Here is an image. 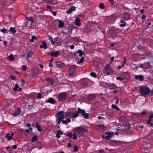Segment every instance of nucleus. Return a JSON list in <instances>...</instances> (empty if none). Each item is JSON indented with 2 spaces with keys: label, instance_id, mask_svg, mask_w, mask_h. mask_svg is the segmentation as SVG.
Wrapping results in <instances>:
<instances>
[{
  "label": "nucleus",
  "instance_id": "f257e3e1",
  "mask_svg": "<svg viewBox=\"0 0 153 153\" xmlns=\"http://www.w3.org/2000/svg\"><path fill=\"white\" fill-rule=\"evenodd\" d=\"M150 92L149 88L145 86H141L140 87V93L143 96H146L149 94Z\"/></svg>",
  "mask_w": 153,
  "mask_h": 153
},
{
  "label": "nucleus",
  "instance_id": "f03ea898",
  "mask_svg": "<svg viewBox=\"0 0 153 153\" xmlns=\"http://www.w3.org/2000/svg\"><path fill=\"white\" fill-rule=\"evenodd\" d=\"M87 131V130L83 128L82 127H78L75 128V132L79 137L82 136L84 133Z\"/></svg>",
  "mask_w": 153,
  "mask_h": 153
},
{
  "label": "nucleus",
  "instance_id": "7ed1b4c3",
  "mask_svg": "<svg viewBox=\"0 0 153 153\" xmlns=\"http://www.w3.org/2000/svg\"><path fill=\"white\" fill-rule=\"evenodd\" d=\"M64 112L63 111H59L57 114V119L56 121L57 122L58 124H59L61 122H62L63 120L64 117Z\"/></svg>",
  "mask_w": 153,
  "mask_h": 153
},
{
  "label": "nucleus",
  "instance_id": "20e7f679",
  "mask_svg": "<svg viewBox=\"0 0 153 153\" xmlns=\"http://www.w3.org/2000/svg\"><path fill=\"white\" fill-rule=\"evenodd\" d=\"M77 109L78 111H77V112L78 114H81L82 116L84 118L86 119H87L89 118V114L86 113L85 112V110L79 108H78Z\"/></svg>",
  "mask_w": 153,
  "mask_h": 153
},
{
  "label": "nucleus",
  "instance_id": "39448f33",
  "mask_svg": "<svg viewBox=\"0 0 153 153\" xmlns=\"http://www.w3.org/2000/svg\"><path fill=\"white\" fill-rule=\"evenodd\" d=\"M121 127L122 128L121 129L119 128H117L116 129V130L120 132L121 131H124L125 132H127L128 131V130L130 128L131 126L128 123H126L122 125Z\"/></svg>",
  "mask_w": 153,
  "mask_h": 153
},
{
  "label": "nucleus",
  "instance_id": "423d86ee",
  "mask_svg": "<svg viewBox=\"0 0 153 153\" xmlns=\"http://www.w3.org/2000/svg\"><path fill=\"white\" fill-rule=\"evenodd\" d=\"M105 134L107 135V136H105L102 134V137L103 138L106 139L107 140H110L112 137H114V134L113 132H105Z\"/></svg>",
  "mask_w": 153,
  "mask_h": 153
},
{
  "label": "nucleus",
  "instance_id": "0eeeda50",
  "mask_svg": "<svg viewBox=\"0 0 153 153\" xmlns=\"http://www.w3.org/2000/svg\"><path fill=\"white\" fill-rule=\"evenodd\" d=\"M104 71L107 75H109L113 73V71L110 66L109 64H107L105 67Z\"/></svg>",
  "mask_w": 153,
  "mask_h": 153
},
{
  "label": "nucleus",
  "instance_id": "6e6552de",
  "mask_svg": "<svg viewBox=\"0 0 153 153\" xmlns=\"http://www.w3.org/2000/svg\"><path fill=\"white\" fill-rule=\"evenodd\" d=\"M76 72V66L73 65L71 66L69 69V73L70 76H73Z\"/></svg>",
  "mask_w": 153,
  "mask_h": 153
},
{
  "label": "nucleus",
  "instance_id": "1a4fd4ad",
  "mask_svg": "<svg viewBox=\"0 0 153 153\" xmlns=\"http://www.w3.org/2000/svg\"><path fill=\"white\" fill-rule=\"evenodd\" d=\"M67 97V95L65 93H61L58 96V100L60 102L65 101Z\"/></svg>",
  "mask_w": 153,
  "mask_h": 153
},
{
  "label": "nucleus",
  "instance_id": "9d476101",
  "mask_svg": "<svg viewBox=\"0 0 153 153\" xmlns=\"http://www.w3.org/2000/svg\"><path fill=\"white\" fill-rule=\"evenodd\" d=\"M32 76H35L36 75L39 73V69L36 67L33 68L31 70Z\"/></svg>",
  "mask_w": 153,
  "mask_h": 153
},
{
  "label": "nucleus",
  "instance_id": "9b49d317",
  "mask_svg": "<svg viewBox=\"0 0 153 153\" xmlns=\"http://www.w3.org/2000/svg\"><path fill=\"white\" fill-rule=\"evenodd\" d=\"M121 141H120L110 140V142L109 144L113 146H116L119 145Z\"/></svg>",
  "mask_w": 153,
  "mask_h": 153
},
{
  "label": "nucleus",
  "instance_id": "f8f14e48",
  "mask_svg": "<svg viewBox=\"0 0 153 153\" xmlns=\"http://www.w3.org/2000/svg\"><path fill=\"white\" fill-rule=\"evenodd\" d=\"M27 19L28 20V22H27V26L29 27H31L33 22L32 18L30 17H27Z\"/></svg>",
  "mask_w": 153,
  "mask_h": 153
},
{
  "label": "nucleus",
  "instance_id": "ddd939ff",
  "mask_svg": "<svg viewBox=\"0 0 153 153\" xmlns=\"http://www.w3.org/2000/svg\"><path fill=\"white\" fill-rule=\"evenodd\" d=\"M106 127L103 124H100L96 127L97 129L99 131L101 132L102 131L105 130Z\"/></svg>",
  "mask_w": 153,
  "mask_h": 153
},
{
  "label": "nucleus",
  "instance_id": "4468645a",
  "mask_svg": "<svg viewBox=\"0 0 153 153\" xmlns=\"http://www.w3.org/2000/svg\"><path fill=\"white\" fill-rule=\"evenodd\" d=\"M46 80L48 82V84L51 85H54V80L49 77H47L46 78Z\"/></svg>",
  "mask_w": 153,
  "mask_h": 153
},
{
  "label": "nucleus",
  "instance_id": "2eb2a0df",
  "mask_svg": "<svg viewBox=\"0 0 153 153\" xmlns=\"http://www.w3.org/2000/svg\"><path fill=\"white\" fill-rule=\"evenodd\" d=\"M56 66L59 68H63L65 66V65L63 62L57 61L56 62Z\"/></svg>",
  "mask_w": 153,
  "mask_h": 153
},
{
  "label": "nucleus",
  "instance_id": "dca6fc26",
  "mask_svg": "<svg viewBox=\"0 0 153 153\" xmlns=\"http://www.w3.org/2000/svg\"><path fill=\"white\" fill-rule=\"evenodd\" d=\"M123 18L126 20H128L131 18V15L127 12H125L123 13Z\"/></svg>",
  "mask_w": 153,
  "mask_h": 153
},
{
  "label": "nucleus",
  "instance_id": "f3484780",
  "mask_svg": "<svg viewBox=\"0 0 153 153\" xmlns=\"http://www.w3.org/2000/svg\"><path fill=\"white\" fill-rule=\"evenodd\" d=\"M107 85L108 88L110 89H114L117 88V86L115 84L109 83Z\"/></svg>",
  "mask_w": 153,
  "mask_h": 153
},
{
  "label": "nucleus",
  "instance_id": "a211bd4d",
  "mask_svg": "<svg viewBox=\"0 0 153 153\" xmlns=\"http://www.w3.org/2000/svg\"><path fill=\"white\" fill-rule=\"evenodd\" d=\"M80 19L78 17H76L74 22L75 25L78 27L80 26L81 25V23L80 22Z\"/></svg>",
  "mask_w": 153,
  "mask_h": 153
},
{
  "label": "nucleus",
  "instance_id": "6ab92c4d",
  "mask_svg": "<svg viewBox=\"0 0 153 153\" xmlns=\"http://www.w3.org/2000/svg\"><path fill=\"white\" fill-rule=\"evenodd\" d=\"M75 10L76 7L75 6H71L67 11L66 13L67 14H71L72 13V11H74Z\"/></svg>",
  "mask_w": 153,
  "mask_h": 153
},
{
  "label": "nucleus",
  "instance_id": "aec40b11",
  "mask_svg": "<svg viewBox=\"0 0 153 153\" xmlns=\"http://www.w3.org/2000/svg\"><path fill=\"white\" fill-rule=\"evenodd\" d=\"M123 80H126L127 81L130 78V76L129 75L128 73H125L122 76Z\"/></svg>",
  "mask_w": 153,
  "mask_h": 153
},
{
  "label": "nucleus",
  "instance_id": "412c9836",
  "mask_svg": "<svg viewBox=\"0 0 153 153\" xmlns=\"http://www.w3.org/2000/svg\"><path fill=\"white\" fill-rule=\"evenodd\" d=\"M42 45H40V47L41 48H43L45 49H46L48 48V46L47 45V43L45 42H42Z\"/></svg>",
  "mask_w": 153,
  "mask_h": 153
},
{
  "label": "nucleus",
  "instance_id": "4be33fe9",
  "mask_svg": "<svg viewBox=\"0 0 153 153\" xmlns=\"http://www.w3.org/2000/svg\"><path fill=\"white\" fill-rule=\"evenodd\" d=\"M118 119L120 122H125L127 120L126 117L124 116L120 117L118 118Z\"/></svg>",
  "mask_w": 153,
  "mask_h": 153
},
{
  "label": "nucleus",
  "instance_id": "5701e85b",
  "mask_svg": "<svg viewBox=\"0 0 153 153\" xmlns=\"http://www.w3.org/2000/svg\"><path fill=\"white\" fill-rule=\"evenodd\" d=\"M95 96L93 94H90L87 98V100L88 101H90L94 100L95 98Z\"/></svg>",
  "mask_w": 153,
  "mask_h": 153
},
{
  "label": "nucleus",
  "instance_id": "b1692460",
  "mask_svg": "<svg viewBox=\"0 0 153 153\" xmlns=\"http://www.w3.org/2000/svg\"><path fill=\"white\" fill-rule=\"evenodd\" d=\"M21 111V110L20 108H18L16 111L14 113L12 114V115L14 117L17 116L20 114Z\"/></svg>",
  "mask_w": 153,
  "mask_h": 153
},
{
  "label": "nucleus",
  "instance_id": "393cba45",
  "mask_svg": "<svg viewBox=\"0 0 153 153\" xmlns=\"http://www.w3.org/2000/svg\"><path fill=\"white\" fill-rule=\"evenodd\" d=\"M59 54V53L58 51H54L51 53V55L52 56L55 57H57Z\"/></svg>",
  "mask_w": 153,
  "mask_h": 153
},
{
  "label": "nucleus",
  "instance_id": "a878e982",
  "mask_svg": "<svg viewBox=\"0 0 153 153\" xmlns=\"http://www.w3.org/2000/svg\"><path fill=\"white\" fill-rule=\"evenodd\" d=\"M144 78V76L141 75H135L134 77L135 79H139L140 81L143 80Z\"/></svg>",
  "mask_w": 153,
  "mask_h": 153
},
{
  "label": "nucleus",
  "instance_id": "bb28decb",
  "mask_svg": "<svg viewBox=\"0 0 153 153\" xmlns=\"http://www.w3.org/2000/svg\"><path fill=\"white\" fill-rule=\"evenodd\" d=\"M46 102L53 104L55 103V101L53 98L51 97L49 98L48 100H46Z\"/></svg>",
  "mask_w": 153,
  "mask_h": 153
},
{
  "label": "nucleus",
  "instance_id": "cd10ccee",
  "mask_svg": "<svg viewBox=\"0 0 153 153\" xmlns=\"http://www.w3.org/2000/svg\"><path fill=\"white\" fill-rule=\"evenodd\" d=\"M55 42L58 45H60L62 43L61 39L60 38L56 37L54 39Z\"/></svg>",
  "mask_w": 153,
  "mask_h": 153
},
{
  "label": "nucleus",
  "instance_id": "c85d7f7f",
  "mask_svg": "<svg viewBox=\"0 0 153 153\" xmlns=\"http://www.w3.org/2000/svg\"><path fill=\"white\" fill-rule=\"evenodd\" d=\"M57 134H56V137L57 138H59L60 137V135L63 134V132L60 130L57 131Z\"/></svg>",
  "mask_w": 153,
  "mask_h": 153
},
{
  "label": "nucleus",
  "instance_id": "c756f323",
  "mask_svg": "<svg viewBox=\"0 0 153 153\" xmlns=\"http://www.w3.org/2000/svg\"><path fill=\"white\" fill-rule=\"evenodd\" d=\"M71 122V119L69 118H67L65 120H63L62 121V123L63 124H65V125H67L68 123H70Z\"/></svg>",
  "mask_w": 153,
  "mask_h": 153
},
{
  "label": "nucleus",
  "instance_id": "7c9ffc66",
  "mask_svg": "<svg viewBox=\"0 0 153 153\" xmlns=\"http://www.w3.org/2000/svg\"><path fill=\"white\" fill-rule=\"evenodd\" d=\"M59 25L58 26L59 28H62L64 26V23L62 21L59 20Z\"/></svg>",
  "mask_w": 153,
  "mask_h": 153
},
{
  "label": "nucleus",
  "instance_id": "2f4dec72",
  "mask_svg": "<svg viewBox=\"0 0 153 153\" xmlns=\"http://www.w3.org/2000/svg\"><path fill=\"white\" fill-rule=\"evenodd\" d=\"M38 123H36L35 127L37 128L38 131L40 132L42 131V129L41 128L40 126L39 125H38Z\"/></svg>",
  "mask_w": 153,
  "mask_h": 153
},
{
  "label": "nucleus",
  "instance_id": "473e14b6",
  "mask_svg": "<svg viewBox=\"0 0 153 153\" xmlns=\"http://www.w3.org/2000/svg\"><path fill=\"white\" fill-rule=\"evenodd\" d=\"M73 114V113L71 112H66V116L67 117H72Z\"/></svg>",
  "mask_w": 153,
  "mask_h": 153
},
{
  "label": "nucleus",
  "instance_id": "72a5a7b5",
  "mask_svg": "<svg viewBox=\"0 0 153 153\" xmlns=\"http://www.w3.org/2000/svg\"><path fill=\"white\" fill-rule=\"evenodd\" d=\"M15 27H11L10 28V30L12 32V33L13 34H14L16 32V30H15Z\"/></svg>",
  "mask_w": 153,
  "mask_h": 153
},
{
  "label": "nucleus",
  "instance_id": "f704fd0d",
  "mask_svg": "<svg viewBox=\"0 0 153 153\" xmlns=\"http://www.w3.org/2000/svg\"><path fill=\"white\" fill-rule=\"evenodd\" d=\"M10 134L9 133L7 134L6 136L5 137L7 138L8 140H11L13 138L11 136H10Z\"/></svg>",
  "mask_w": 153,
  "mask_h": 153
},
{
  "label": "nucleus",
  "instance_id": "c9c22d12",
  "mask_svg": "<svg viewBox=\"0 0 153 153\" xmlns=\"http://www.w3.org/2000/svg\"><path fill=\"white\" fill-rule=\"evenodd\" d=\"M77 53H79V56H81L83 55L84 54V53H83V51L81 50H78Z\"/></svg>",
  "mask_w": 153,
  "mask_h": 153
},
{
  "label": "nucleus",
  "instance_id": "e433bc0d",
  "mask_svg": "<svg viewBox=\"0 0 153 153\" xmlns=\"http://www.w3.org/2000/svg\"><path fill=\"white\" fill-rule=\"evenodd\" d=\"M37 39V38L34 36H31V39L30 40V41L31 42H33L34 41V40H36Z\"/></svg>",
  "mask_w": 153,
  "mask_h": 153
},
{
  "label": "nucleus",
  "instance_id": "4c0bfd02",
  "mask_svg": "<svg viewBox=\"0 0 153 153\" xmlns=\"http://www.w3.org/2000/svg\"><path fill=\"white\" fill-rule=\"evenodd\" d=\"M111 107L113 108L114 109L116 110H118L120 109L119 108H118L117 106L115 105L112 104L111 105Z\"/></svg>",
  "mask_w": 153,
  "mask_h": 153
},
{
  "label": "nucleus",
  "instance_id": "58836bf2",
  "mask_svg": "<svg viewBox=\"0 0 153 153\" xmlns=\"http://www.w3.org/2000/svg\"><path fill=\"white\" fill-rule=\"evenodd\" d=\"M99 7L100 8L103 9L105 8V6L103 3H101L100 4Z\"/></svg>",
  "mask_w": 153,
  "mask_h": 153
},
{
  "label": "nucleus",
  "instance_id": "ea45409f",
  "mask_svg": "<svg viewBox=\"0 0 153 153\" xmlns=\"http://www.w3.org/2000/svg\"><path fill=\"white\" fill-rule=\"evenodd\" d=\"M37 137L36 135L32 137V139L31 140V141L32 142H33L34 141H36L37 139Z\"/></svg>",
  "mask_w": 153,
  "mask_h": 153
},
{
  "label": "nucleus",
  "instance_id": "a19ab883",
  "mask_svg": "<svg viewBox=\"0 0 153 153\" xmlns=\"http://www.w3.org/2000/svg\"><path fill=\"white\" fill-rule=\"evenodd\" d=\"M88 82H84L82 83L81 85L83 86H86L88 85Z\"/></svg>",
  "mask_w": 153,
  "mask_h": 153
},
{
  "label": "nucleus",
  "instance_id": "79ce46f5",
  "mask_svg": "<svg viewBox=\"0 0 153 153\" xmlns=\"http://www.w3.org/2000/svg\"><path fill=\"white\" fill-rule=\"evenodd\" d=\"M0 31L2 32L4 34H5L6 33H7V30L5 29V28H3L2 29H1L0 30Z\"/></svg>",
  "mask_w": 153,
  "mask_h": 153
},
{
  "label": "nucleus",
  "instance_id": "37998d69",
  "mask_svg": "<svg viewBox=\"0 0 153 153\" xmlns=\"http://www.w3.org/2000/svg\"><path fill=\"white\" fill-rule=\"evenodd\" d=\"M73 114L72 115V117L74 118H75L79 116V114L77 112L76 113H73Z\"/></svg>",
  "mask_w": 153,
  "mask_h": 153
},
{
  "label": "nucleus",
  "instance_id": "c03bdc74",
  "mask_svg": "<svg viewBox=\"0 0 153 153\" xmlns=\"http://www.w3.org/2000/svg\"><path fill=\"white\" fill-rule=\"evenodd\" d=\"M7 58H9L11 60H13L14 59V56L12 54L10 55Z\"/></svg>",
  "mask_w": 153,
  "mask_h": 153
},
{
  "label": "nucleus",
  "instance_id": "a18cd8bd",
  "mask_svg": "<svg viewBox=\"0 0 153 153\" xmlns=\"http://www.w3.org/2000/svg\"><path fill=\"white\" fill-rule=\"evenodd\" d=\"M19 88V86L17 84H16L14 88L13 91H17V88Z\"/></svg>",
  "mask_w": 153,
  "mask_h": 153
},
{
  "label": "nucleus",
  "instance_id": "49530a36",
  "mask_svg": "<svg viewBox=\"0 0 153 153\" xmlns=\"http://www.w3.org/2000/svg\"><path fill=\"white\" fill-rule=\"evenodd\" d=\"M90 75L92 77H94V78L97 77V75L96 73L94 72H92L90 74Z\"/></svg>",
  "mask_w": 153,
  "mask_h": 153
},
{
  "label": "nucleus",
  "instance_id": "de8ad7c7",
  "mask_svg": "<svg viewBox=\"0 0 153 153\" xmlns=\"http://www.w3.org/2000/svg\"><path fill=\"white\" fill-rule=\"evenodd\" d=\"M32 52H29L27 54V58H29L31 57L32 56Z\"/></svg>",
  "mask_w": 153,
  "mask_h": 153
},
{
  "label": "nucleus",
  "instance_id": "09e8293b",
  "mask_svg": "<svg viewBox=\"0 0 153 153\" xmlns=\"http://www.w3.org/2000/svg\"><path fill=\"white\" fill-rule=\"evenodd\" d=\"M67 136L68 137H69L70 138H72V133H71L67 132Z\"/></svg>",
  "mask_w": 153,
  "mask_h": 153
},
{
  "label": "nucleus",
  "instance_id": "8fccbe9b",
  "mask_svg": "<svg viewBox=\"0 0 153 153\" xmlns=\"http://www.w3.org/2000/svg\"><path fill=\"white\" fill-rule=\"evenodd\" d=\"M84 58L83 57H82L81 59H80V60L79 61L77 62V63L79 64L83 62V61H84Z\"/></svg>",
  "mask_w": 153,
  "mask_h": 153
},
{
  "label": "nucleus",
  "instance_id": "3c124183",
  "mask_svg": "<svg viewBox=\"0 0 153 153\" xmlns=\"http://www.w3.org/2000/svg\"><path fill=\"white\" fill-rule=\"evenodd\" d=\"M74 148V152H76L78 150V149L77 146H75L73 147Z\"/></svg>",
  "mask_w": 153,
  "mask_h": 153
},
{
  "label": "nucleus",
  "instance_id": "603ef678",
  "mask_svg": "<svg viewBox=\"0 0 153 153\" xmlns=\"http://www.w3.org/2000/svg\"><path fill=\"white\" fill-rule=\"evenodd\" d=\"M73 136V139L74 140H76L77 139V135L76 133H74L72 135Z\"/></svg>",
  "mask_w": 153,
  "mask_h": 153
},
{
  "label": "nucleus",
  "instance_id": "864d4df0",
  "mask_svg": "<svg viewBox=\"0 0 153 153\" xmlns=\"http://www.w3.org/2000/svg\"><path fill=\"white\" fill-rule=\"evenodd\" d=\"M9 0H3V2H2V4L4 5H5L7 3L8 1Z\"/></svg>",
  "mask_w": 153,
  "mask_h": 153
},
{
  "label": "nucleus",
  "instance_id": "5fc2aeb1",
  "mask_svg": "<svg viewBox=\"0 0 153 153\" xmlns=\"http://www.w3.org/2000/svg\"><path fill=\"white\" fill-rule=\"evenodd\" d=\"M48 3L50 4H54V1L53 0H48Z\"/></svg>",
  "mask_w": 153,
  "mask_h": 153
},
{
  "label": "nucleus",
  "instance_id": "6e6d98bb",
  "mask_svg": "<svg viewBox=\"0 0 153 153\" xmlns=\"http://www.w3.org/2000/svg\"><path fill=\"white\" fill-rule=\"evenodd\" d=\"M27 68V67L25 65H23L22 66V70L23 71H25Z\"/></svg>",
  "mask_w": 153,
  "mask_h": 153
},
{
  "label": "nucleus",
  "instance_id": "4d7b16f0",
  "mask_svg": "<svg viewBox=\"0 0 153 153\" xmlns=\"http://www.w3.org/2000/svg\"><path fill=\"white\" fill-rule=\"evenodd\" d=\"M116 79L118 80H120V81H122L123 80V77H120L119 76H117L116 77Z\"/></svg>",
  "mask_w": 153,
  "mask_h": 153
},
{
  "label": "nucleus",
  "instance_id": "13d9d810",
  "mask_svg": "<svg viewBox=\"0 0 153 153\" xmlns=\"http://www.w3.org/2000/svg\"><path fill=\"white\" fill-rule=\"evenodd\" d=\"M10 77L12 80H15L16 78V77L13 75H10Z\"/></svg>",
  "mask_w": 153,
  "mask_h": 153
},
{
  "label": "nucleus",
  "instance_id": "bf43d9fd",
  "mask_svg": "<svg viewBox=\"0 0 153 153\" xmlns=\"http://www.w3.org/2000/svg\"><path fill=\"white\" fill-rule=\"evenodd\" d=\"M37 97L38 99H41V94L40 93H38L37 94Z\"/></svg>",
  "mask_w": 153,
  "mask_h": 153
},
{
  "label": "nucleus",
  "instance_id": "052dcab7",
  "mask_svg": "<svg viewBox=\"0 0 153 153\" xmlns=\"http://www.w3.org/2000/svg\"><path fill=\"white\" fill-rule=\"evenodd\" d=\"M97 118L99 120L102 119L103 120H104L105 119L104 117H101L100 116H98Z\"/></svg>",
  "mask_w": 153,
  "mask_h": 153
},
{
  "label": "nucleus",
  "instance_id": "680f3d73",
  "mask_svg": "<svg viewBox=\"0 0 153 153\" xmlns=\"http://www.w3.org/2000/svg\"><path fill=\"white\" fill-rule=\"evenodd\" d=\"M111 34L112 35H113L114 36H116V33L114 31L113 32H111Z\"/></svg>",
  "mask_w": 153,
  "mask_h": 153
},
{
  "label": "nucleus",
  "instance_id": "e2e57ef3",
  "mask_svg": "<svg viewBox=\"0 0 153 153\" xmlns=\"http://www.w3.org/2000/svg\"><path fill=\"white\" fill-rule=\"evenodd\" d=\"M126 23H122L120 25V27H123L126 26Z\"/></svg>",
  "mask_w": 153,
  "mask_h": 153
},
{
  "label": "nucleus",
  "instance_id": "0e129e2a",
  "mask_svg": "<svg viewBox=\"0 0 153 153\" xmlns=\"http://www.w3.org/2000/svg\"><path fill=\"white\" fill-rule=\"evenodd\" d=\"M151 120L149 119V120L147 121V123L148 124H151Z\"/></svg>",
  "mask_w": 153,
  "mask_h": 153
},
{
  "label": "nucleus",
  "instance_id": "69168bd1",
  "mask_svg": "<svg viewBox=\"0 0 153 153\" xmlns=\"http://www.w3.org/2000/svg\"><path fill=\"white\" fill-rule=\"evenodd\" d=\"M139 67H140L141 68H142L143 69H144V67H143V64H139Z\"/></svg>",
  "mask_w": 153,
  "mask_h": 153
},
{
  "label": "nucleus",
  "instance_id": "338daca9",
  "mask_svg": "<svg viewBox=\"0 0 153 153\" xmlns=\"http://www.w3.org/2000/svg\"><path fill=\"white\" fill-rule=\"evenodd\" d=\"M99 152L100 153H105V152L104 150L101 149L99 150Z\"/></svg>",
  "mask_w": 153,
  "mask_h": 153
},
{
  "label": "nucleus",
  "instance_id": "774afa93",
  "mask_svg": "<svg viewBox=\"0 0 153 153\" xmlns=\"http://www.w3.org/2000/svg\"><path fill=\"white\" fill-rule=\"evenodd\" d=\"M153 118V114H151L149 117V119L151 120V119Z\"/></svg>",
  "mask_w": 153,
  "mask_h": 153
}]
</instances>
